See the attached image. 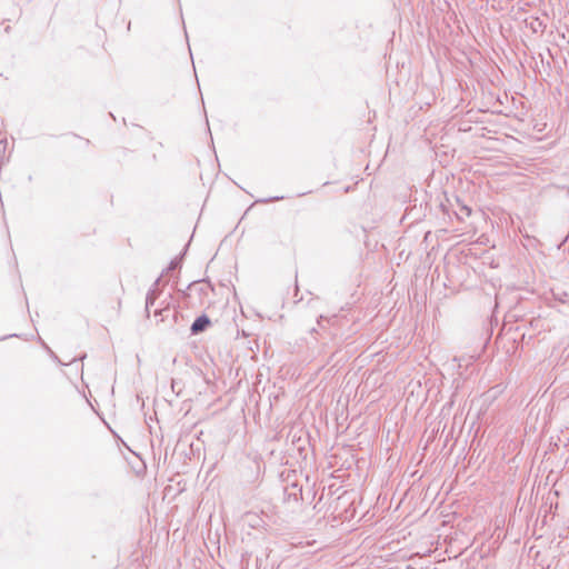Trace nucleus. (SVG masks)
I'll use <instances>...</instances> for the list:
<instances>
[{
	"mask_svg": "<svg viewBox=\"0 0 569 569\" xmlns=\"http://www.w3.org/2000/svg\"><path fill=\"white\" fill-rule=\"evenodd\" d=\"M209 323H210V320L207 316H200L193 321V323L191 326V332L192 333L201 332L209 326Z\"/></svg>",
	"mask_w": 569,
	"mask_h": 569,
	"instance_id": "1",
	"label": "nucleus"
},
{
	"mask_svg": "<svg viewBox=\"0 0 569 569\" xmlns=\"http://www.w3.org/2000/svg\"><path fill=\"white\" fill-rule=\"evenodd\" d=\"M305 536H298V535H295V536H291V540H290V543L292 546H300V547H311L316 543V540H303Z\"/></svg>",
	"mask_w": 569,
	"mask_h": 569,
	"instance_id": "2",
	"label": "nucleus"
},
{
	"mask_svg": "<svg viewBox=\"0 0 569 569\" xmlns=\"http://www.w3.org/2000/svg\"><path fill=\"white\" fill-rule=\"evenodd\" d=\"M154 300H156V291L151 290L148 292L147 298H146V308L149 309V307H151L154 303Z\"/></svg>",
	"mask_w": 569,
	"mask_h": 569,
	"instance_id": "3",
	"label": "nucleus"
},
{
	"mask_svg": "<svg viewBox=\"0 0 569 569\" xmlns=\"http://www.w3.org/2000/svg\"><path fill=\"white\" fill-rule=\"evenodd\" d=\"M471 213L470 208L467 206H461L460 213L458 214L459 219H463V217H469Z\"/></svg>",
	"mask_w": 569,
	"mask_h": 569,
	"instance_id": "4",
	"label": "nucleus"
},
{
	"mask_svg": "<svg viewBox=\"0 0 569 569\" xmlns=\"http://www.w3.org/2000/svg\"><path fill=\"white\" fill-rule=\"evenodd\" d=\"M256 518L254 515H247L246 516V519L250 522L251 519Z\"/></svg>",
	"mask_w": 569,
	"mask_h": 569,
	"instance_id": "5",
	"label": "nucleus"
}]
</instances>
